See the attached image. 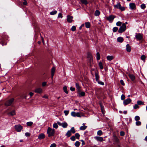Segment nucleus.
I'll use <instances>...</instances> for the list:
<instances>
[{
	"label": "nucleus",
	"mask_w": 147,
	"mask_h": 147,
	"mask_svg": "<svg viewBox=\"0 0 147 147\" xmlns=\"http://www.w3.org/2000/svg\"><path fill=\"white\" fill-rule=\"evenodd\" d=\"M25 135L26 137H29L30 136V134L29 133L26 132L25 133Z\"/></svg>",
	"instance_id": "4d7b16f0"
},
{
	"label": "nucleus",
	"mask_w": 147,
	"mask_h": 147,
	"mask_svg": "<svg viewBox=\"0 0 147 147\" xmlns=\"http://www.w3.org/2000/svg\"><path fill=\"white\" fill-rule=\"evenodd\" d=\"M100 12L98 10H96L95 11L94 13V15L96 16H98L100 14Z\"/></svg>",
	"instance_id": "bb28decb"
},
{
	"label": "nucleus",
	"mask_w": 147,
	"mask_h": 147,
	"mask_svg": "<svg viewBox=\"0 0 147 147\" xmlns=\"http://www.w3.org/2000/svg\"><path fill=\"white\" fill-rule=\"evenodd\" d=\"M75 138L76 137V138L78 139L80 137V135L78 133H76L75 134Z\"/></svg>",
	"instance_id": "ea45409f"
},
{
	"label": "nucleus",
	"mask_w": 147,
	"mask_h": 147,
	"mask_svg": "<svg viewBox=\"0 0 147 147\" xmlns=\"http://www.w3.org/2000/svg\"><path fill=\"white\" fill-rule=\"evenodd\" d=\"M131 101V100L130 98H128L124 100L123 102V105L125 106L130 103Z\"/></svg>",
	"instance_id": "423d86ee"
},
{
	"label": "nucleus",
	"mask_w": 147,
	"mask_h": 147,
	"mask_svg": "<svg viewBox=\"0 0 147 147\" xmlns=\"http://www.w3.org/2000/svg\"><path fill=\"white\" fill-rule=\"evenodd\" d=\"M24 2L23 3V4L24 5H26L27 4V2L26 1V0H24Z\"/></svg>",
	"instance_id": "680f3d73"
},
{
	"label": "nucleus",
	"mask_w": 147,
	"mask_h": 147,
	"mask_svg": "<svg viewBox=\"0 0 147 147\" xmlns=\"http://www.w3.org/2000/svg\"><path fill=\"white\" fill-rule=\"evenodd\" d=\"M35 92L37 93H40L42 92V90L40 88H38L35 90Z\"/></svg>",
	"instance_id": "dca6fc26"
},
{
	"label": "nucleus",
	"mask_w": 147,
	"mask_h": 147,
	"mask_svg": "<svg viewBox=\"0 0 147 147\" xmlns=\"http://www.w3.org/2000/svg\"><path fill=\"white\" fill-rule=\"evenodd\" d=\"M47 83L46 82H44L42 83V85L43 86H45L46 85Z\"/></svg>",
	"instance_id": "338daca9"
},
{
	"label": "nucleus",
	"mask_w": 147,
	"mask_h": 147,
	"mask_svg": "<svg viewBox=\"0 0 147 147\" xmlns=\"http://www.w3.org/2000/svg\"><path fill=\"white\" fill-rule=\"evenodd\" d=\"M121 24V22L120 21L116 23V25L117 26H120Z\"/></svg>",
	"instance_id": "a18cd8bd"
},
{
	"label": "nucleus",
	"mask_w": 147,
	"mask_h": 147,
	"mask_svg": "<svg viewBox=\"0 0 147 147\" xmlns=\"http://www.w3.org/2000/svg\"><path fill=\"white\" fill-rule=\"evenodd\" d=\"M126 49L127 51L128 52H129L131 51V48L129 44H127L126 45Z\"/></svg>",
	"instance_id": "4468645a"
},
{
	"label": "nucleus",
	"mask_w": 147,
	"mask_h": 147,
	"mask_svg": "<svg viewBox=\"0 0 147 147\" xmlns=\"http://www.w3.org/2000/svg\"><path fill=\"white\" fill-rule=\"evenodd\" d=\"M102 132L101 130H99L97 131V134L98 135L100 136L102 135Z\"/></svg>",
	"instance_id": "72a5a7b5"
},
{
	"label": "nucleus",
	"mask_w": 147,
	"mask_h": 147,
	"mask_svg": "<svg viewBox=\"0 0 147 147\" xmlns=\"http://www.w3.org/2000/svg\"><path fill=\"white\" fill-rule=\"evenodd\" d=\"M135 37L137 39L139 40H140L143 38V36L140 33H136Z\"/></svg>",
	"instance_id": "0eeeda50"
},
{
	"label": "nucleus",
	"mask_w": 147,
	"mask_h": 147,
	"mask_svg": "<svg viewBox=\"0 0 147 147\" xmlns=\"http://www.w3.org/2000/svg\"><path fill=\"white\" fill-rule=\"evenodd\" d=\"M120 82L121 84L122 85L124 86L125 85V83L123 80H121L120 81Z\"/></svg>",
	"instance_id": "bf43d9fd"
},
{
	"label": "nucleus",
	"mask_w": 147,
	"mask_h": 147,
	"mask_svg": "<svg viewBox=\"0 0 147 147\" xmlns=\"http://www.w3.org/2000/svg\"><path fill=\"white\" fill-rule=\"evenodd\" d=\"M45 137V135L43 134H41L39 135L38 136V138L40 140H41L44 138Z\"/></svg>",
	"instance_id": "2eb2a0df"
},
{
	"label": "nucleus",
	"mask_w": 147,
	"mask_h": 147,
	"mask_svg": "<svg viewBox=\"0 0 147 147\" xmlns=\"http://www.w3.org/2000/svg\"><path fill=\"white\" fill-rule=\"evenodd\" d=\"M146 58L145 55H142L141 57V59L142 60H144Z\"/></svg>",
	"instance_id": "a19ab883"
},
{
	"label": "nucleus",
	"mask_w": 147,
	"mask_h": 147,
	"mask_svg": "<svg viewBox=\"0 0 147 147\" xmlns=\"http://www.w3.org/2000/svg\"><path fill=\"white\" fill-rule=\"evenodd\" d=\"M85 26L86 28H89L90 26V23L88 22H86L85 23Z\"/></svg>",
	"instance_id": "a878e982"
},
{
	"label": "nucleus",
	"mask_w": 147,
	"mask_h": 147,
	"mask_svg": "<svg viewBox=\"0 0 147 147\" xmlns=\"http://www.w3.org/2000/svg\"><path fill=\"white\" fill-rule=\"evenodd\" d=\"M134 109H136L139 108V106L138 104H135L134 106Z\"/></svg>",
	"instance_id": "8fccbe9b"
},
{
	"label": "nucleus",
	"mask_w": 147,
	"mask_h": 147,
	"mask_svg": "<svg viewBox=\"0 0 147 147\" xmlns=\"http://www.w3.org/2000/svg\"><path fill=\"white\" fill-rule=\"evenodd\" d=\"M76 116H77L79 117H80L81 116L79 113L78 112L76 113Z\"/></svg>",
	"instance_id": "e2e57ef3"
},
{
	"label": "nucleus",
	"mask_w": 147,
	"mask_h": 147,
	"mask_svg": "<svg viewBox=\"0 0 147 147\" xmlns=\"http://www.w3.org/2000/svg\"><path fill=\"white\" fill-rule=\"evenodd\" d=\"M76 86L77 89L78 90V91L80 90L81 88L78 83H76Z\"/></svg>",
	"instance_id": "4be33fe9"
},
{
	"label": "nucleus",
	"mask_w": 147,
	"mask_h": 147,
	"mask_svg": "<svg viewBox=\"0 0 147 147\" xmlns=\"http://www.w3.org/2000/svg\"><path fill=\"white\" fill-rule=\"evenodd\" d=\"M126 26L124 24H122V26L120 27L118 30V32L119 33H122L124 32L126 30Z\"/></svg>",
	"instance_id": "20e7f679"
},
{
	"label": "nucleus",
	"mask_w": 147,
	"mask_h": 147,
	"mask_svg": "<svg viewBox=\"0 0 147 147\" xmlns=\"http://www.w3.org/2000/svg\"><path fill=\"white\" fill-rule=\"evenodd\" d=\"M88 56L90 58V60H92V57L90 54H89L88 55Z\"/></svg>",
	"instance_id": "774afa93"
},
{
	"label": "nucleus",
	"mask_w": 147,
	"mask_h": 147,
	"mask_svg": "<svg viewBox=\"0 0 147 147\" xmlns=\"http://www.w3.org/2000/svg\"><path fill=\"white\" fill-rule=\"evenodd\" d=\"M114 58V57L112 55H109L107 57V59L108 61H111Z\"/></svg>",
	"instance_id": "a211bd4d"
},
{
	"label": "nucleus",
	"mask_w": 147,
	"mask_h": 147,
	"mask_svg": "<svg viewBox=\"0 0 147 147\" xmlns=\"http://www.w3.org/2000/svg\"><path fill=\"white\" fill-rule=\"evenodd\" d=\"M100 105L102 112L103 114H104L105 113L104 107L101 105V103H100Z\"/></svg>",
	"instance_id": "5701e85b"
},
{
	"label": "nucleus",
	"mask_w": 147,
	"mask_h": 147,
	"mask_svg": "<svg viewBox=\"0 0 147 147\" xmlns=\"http://www.w3.org/2000/svg\"><path fill=\"white\" fill-rule=\"evenodd\" d=\"M94 138L97 141L100 142H102L103 140V138L101 137L95 136L94 137Z\"/></svg>",
	"instance_id": "9b49d317"
},
{
	"label": "nucleus",
	"mask_w": 147,
	"mask_h": 147,
	"mask_svg": "<svg viewBox=\"0 0 147 147\" xmlns=\"http://www.w3.org/2000/svg\"><path fill=\"white\" fill-rule=\"evenodd\" d=\"M141 8L142 9H144L146 8L145 5L144 4H142L140 6Z\"/></svg>",
	"instance_id": "37998d69"
},
{
	"label": "nucleus",
	"mask_w": 147,
	"mask_h": 147,
	"mask_svg": "<svg viewBox=\"0 0 147 147\" xmlns=\"http://www.w3.org/2000/svg\"><path fill=\"white\" fill-rule=\"evenodd\" d=\"M33 124V122L31 121L27 122L26 123L27 125L28 126H31Z\"/></svg>",
	"instance_id": "e433bc0d"
},
{
	"label": "nucleus",
	"mask_w": 147,
	"mask_h": 147,
	"mask_svg": "<svg viewBox=\"0 0 147 147\" xmlns=\"http://www.w3.org/2000/svg\"><path fill=\"white\" fill-rule=\"evenodd\" d=\"M82 125L83 126H81L80 128V130H84L87 127V126H85L84 123H83Z\"/></svg>",
	"instance_id": "6ab92c4d"
},
{
	"label": "nucleus",
	"mask_w": 147,
	"mask_h": 147,
	"mask_svg": "<svg viewBox=\"0 0 147 147\" xmlns=\"http://www.w3.org/2000/svg\"><path fill=\"white\" fill-rule=\"evenodd\" d=\"M141 122L140 121H137L136 122V125H141Z\"/></svg>",
	"instance_id": "5fc2aeb1"
},
{
	"label": "nucleus",
	"mask_w": 147,
	"mask_h": 147,
	"mask_svg": "<svg viewBox=\"0 0 147 147\" xmlns=\"http://www.w3.org/2000/svg\"><path fill=\"white\" fill-rule=\"evenodd\" d=\"M119 9H120L121 11H123L125 10V9L124 7L121 6V7Z\"/></svg>",
	"instance_id": "3c124183"
},
{
	"label": "nucleus",
	"mask_w": 147,
	"mask_h": 147,
	"mask_svg": "<svg viewBox=\"0 0 147 147\" xmlns=\"http://www.w3.org/2000/svg\"><path fill=\"white\" fill-rule=\"evenodd\" d=\"M98 65L100 69H103L102 64L101 61L99 62Z\"/></svg>",
	"instance_id": "473e14b6"
},
{
	"label": "nucleus",
	"mask_w": 147,
	"mask_h": 147,
	"mask_svg": "<svg viewBox=\"0 0 147 147\" xmlns=\"http://www.w3.org/2000/svg\"><path fill=\"white\" fill-rule=\"evenodd\" d=\"M96 59L98 60H100V54L98 52H97L96 54Z\"/></svg>",
	"instance_id": "2f4dec72"
},
{
	"label": "nucleus",
	"mask_w": 147,
	"mask_h": 147,
	"mask_svg": "<svg viewBox=\"0 0 147 147\" xmlns=\"http://www.w3.org/2000/svg\"><path fill=\"white\" fill-rule=\"evenodd\" d=\"M53 127L54 128L57 129L58 128V126L56 123H55L53 124Z\"/></svg>",
	"instance_id": "4c0bfd02"
},
{
	"label": "nucleus",
	"mask_w": 147,
	"mask_h": 147,
	"mask_svg": "<svg viewBox=\"0 0 147 147\" xmlns=\"http://www.w3.org/2000/svg\"><path fill=\"white\" fill-rule=\"evenodd\" d=\"M121 5L120 3H117V4L114 6V7L117 9H119L120 7H121Z\"/></svg>",
	"instance_id": "c756f323"
},
{
	"label": "nucleus",
	"mask_w": 147,
	"mask_h": 147,
	"mask_svg": "<svg viewBox=\"0 0 147 147\" xmlns=\"http://www.w3.org/2000/svg\"><path fill=\"white\" fill-rule=\"evenodd\" d=\"M135 119L136 121H138L140 119V117L138 116H136L135 117Z\"/></svg>",
	"instance_id": "79ce46f5"
},
{
	"label": "nucleus",
	"mask_w": 147,
	"mask_h": 147,
	"mask_svg": "<svg viewBox=\"0 0 147 147\" xmlns=\"http://www.w3.org/2000/svg\"><path fill=\"white\" fill-rule=\"evenodd\" d=\"M120 135L121 136H123L125 135V133L124 131H121L120 132Z\"/></svg>",
	"instance_id": "603ef678"
},
{
	"label": "nucleus",
	"mask_w": 147,
	"mask_h": 147,
	"mask_svg": "<svg viewBox=\"0 0 147 147\" xmlns=\"http://www.w3.org/2000/svg\"><path fill=\"white\" fill-rule=\"evenodd\" d=\"M14 100L13 98H11V99L7 100L5 104V106H11L13 103Z\"/></svg>",
	"instance_id": "7ed1b4c3"
},
{
	"label": "nucleus",
	"mask_w": 147,
	"mask_h": 147,
	"mask_svg": "<svg viewBox=\"0 0 147 147\" xmlns=\"http://www.w3.org/2000/svg\"><path fill=\"white\" fill-rule=\"evenodd\" d=\"M117 40V41L120 42H122L124 40L123 38L121 37H119L118 38Z\"/></svg>",
	"instance_id": "aec40b11"
},
{
	"label": "nucleus",
	"mask_w": 147,
	"mask_h": 147,
	"mask_svg": "<svg viewBox=\"0 0 147 147\" xmlns=\"http://www.w3.org/2000/svg\"><path fill=\"white\" fill-rule=\"evenodd\" d=\"M57 11L56 10H55L53 11H52L50 13V14L51 15H53L56 14L57 13Z\"/></svg>",
	"instance_id": "f704fd0d"
},
{
	"label": "nucleus",
	"mask_w": 147,
	"mask_h": 147,
	"mask_svg": "<svg viewBox=\"0 0 147 147\" xmlns=\"http://www.w3.org/2000/svg\"><path fill=\"white\" fill-rule=\"evenodd\" d=\"M78 96L79 97L84 96L85 95V93L84 92H80V90L78 91Z\"/></svg>",
	"instance_id": "9d476101"
},
{
	"label": "nucleus",
	"mask_w": 147,
	"mask_h": 147,
	"mask_svg": "<svg viewBox=\"0 0 147 147\" xmlns=\"http://www.w3.org/2000/svg\"><path fill=\"white\" fill-rule=\"evenodd\" d=\"M115 17L114 16L110 15L108 17H107V20L109 21L110 22H112Z\"/></svg>",
	"instance_id": "1a4fd4ad"
},
{
	"label": "nucleus",
	"mask_w": 147,
	"mask_h": 147,
	"mask_svg": "<svg viewBox=\"0 0 147 147\" xmlns=\"http://www.w3.org/2000/svg\"><path fill=\"white\" fill-rule=\"evenodd\" d=\"M97 82H98V84L102 85H104V84L103 82L101 81H100L99 80L97 81Z\"/></svg>",
	"instance_id": "de8ad7c7"
},
{
	"label": "nucleus",
	"mask_w": 147,
	"mask_h": 147,
	"mask_svg": "<svg viewBox=\"0 0 147 147\" xmlns=\"http://www.w3.org/2000/svg\"><path fill=\"white\" fill-rule=\"evenodd\" d=\"M56 144L53 143L51 145L50 147H56Z\"/></svg>",
	"instance_id": "052dcab7"
},
{
	"label": "nucleus",
	"mask_w": 147,
	"mask_h": 147,
	"mask_svg": "<svg viewBox=\"0 0 147 147\" xmlns=\"http://www.w3.org/2000/svg\"><path fill=\"white\" fill-rule=\"evenodd\" d=\"M70 139L73 141H74L76 140V138L74 136H73L70 138Z\"/></svg>",
	"instance_id": "09e8293b"
},
{
	"label": "nucleus",
	"mask_w": 147,
	"mask_h": 147,
	"mask_svg": "<svg viewBox=\"0 0 147 147\" xmlns=\"http://www.w3.org/2000/svg\"><path fill=\"white\" fill-rule=\"evenodd\" d=\"M16 130L18 132H20L23 128L22 126L18 124L15 126Z\"/></svg>",
	"instance_id": "39448f33"
},
{
	"label": "nucleus",
	"mask_w": 147,
	"mask_h": 147,
	"mask_svg": "<svg viewBox=\"0 0 147 147\" xmlns=\"http://www.w3.org/2000/svg\"><path fill=\"white\" fill-rule=\"evenodd\" d=\"M113 139L115 142L117 143L119 141V139L115 135H114L113 136Z\"/></svg>",
	"instance_id": "f3484780"
},
{
	"label": "nucleus",
	"mask_w": 147,
	"mask_h": 147,
	"mask_svg": "<svg viewBox=\"0 0 147 147\" xmlns=\"http://www.w3.org/2000/svg\"><path fill=\"white\" fill-rule=\"evenodd\" d=\"M128 75L132 81H134L135 79V77L133 74H129Z\"/></svg>",
	"instance_id": "412c9836"
},
{
	"label": "nucleus",
	"mask_w": 147,
	"mask_h": 147,
	"mask_svg": "<svg viewBox=\"0 0 147 147\" xmlns=\"http://www.w3.org/2000/svg\"><path fill=\"white\" fill-rule=\"evenodd\" d=\"M73 17L72 16H68L67 17V21L69 23H71L72 21Z\"/></svg>",
	"instance_id": "ddd939ff"
},
{
	"label": "nucleus",
	"mask_w": 147,
	"mask_h": 147,
	"mask_svg": "<svg viewBox=\"0 0 147 147\" xmlns=\"http://www.w3.org/2000/svg\"><path fill=\"white\" fill-rule=\"evenodd\" d=\"M81 3L85 5H86L88 4V2L86 0H81Z\"/></svg>",
	"instance_id": "cd10ccee"
},
{
	"label": "nucleus",
	"mask_w": 147,
	"mask_h": 147,
	"mask_svg": "<svg viewBox=\"0 0 147 147\" xmlns=\"http://www.w3.org/2000/svg\"><path fill=\"white\" fill-rule=\"evenodd\" d=\"M118 28L117 27H114L113 29V32H116L118 30Z\"/></svg>",
	"instance_id": "c9c22d12"
},
{
	"label": "nucleus",
	"mask_w": 147,
	"mask_h": 147,
	"mask_svg": "<svg viewBox=\"0 0 147 147\" xmlns=\"http://www.w3.org/2000/svg\"><path fill=\"white\" fill-rule=\"evenodd\" d=\"M125 98V96L123 94H122L121 96V99L122 100H123Z\"/></svg>",
	"instance_id": "864d4df0"
},
{
	"label": "nucleus",
	"mask_w": 147,
	"mask_h": 147,
	"mask_svg": "<svg viewBox=\"0 0 147 147\" xmlns=\"http://www.w3.org/2000/svg\"><path fill=\"white\" fill-rule=\"evenodd\" d=\"M76 113L75 112L73 111L71 112V115L73 117H76Z\"/></svg>",
	"instance_id": "49530a36"
},
{
	"label": "nucleus",
	"mask_w": 147,
	"mask_h": 147,
	"mask_svg": "<svg viewBox=\"0 0 147 147\" xmlns=\"http://www.w3.org/2000/svg\"><path fill=\"white\" fill-rule=\"evenodd\" d=\"M15 111L14 110H13L12 111H11V112L9 113H8V115H11V116H13V115H15Z\"/></svg>",
	"instance_id": "b1692460"
},
{
	"label": "nucleus",
	"mask_w": 147,
	"mask_h": 147,
	"mask_svg": "<svg viewBox=\"0 0 147 147\" xmlns=\"http://www.w3.org/2000/svg\"><path fill=\"white\" fill-rule=\"evenodd\" d=\"M80 143L79 142L76 141L75 142V145L76 146L78 147L80 146Z\"/></svg>",
	"instance_id": "58836bf2"
},
{
	"label": "nucleus",
	"mask_w": 147,
	"mask_h": 147,
	"mask_svg": "<svg viewBox=\"0 0 147 147\" xmlns=\"http://www.w3.org/2000/svg\"><path fill=\"white\" fill-rule=\"evenodd\" d=\"M129 6L130 9L131 10H135L136 9V5L134 3H130Z\"/></svg>",
	"instance_id": "6e6552de"
},
{
	"label": "nucleus",
	"mask_w": 147,
	"mask_h": 147,
	"mask_svg": "<svg viewBox=\"0 0 147 147\" xmlns=\"http://www.w3.org/2000/svg\"><path fill=\"white\" fill-rule=\"evenodd\" d=\"M62 17H63V16H62V14L61 13H59L58 14V18H62Z\"/></svg>",
	"instance_id": "0e129e2a"
},
{
	"label": "nucleus",
	"mask_w": 147,
	"mask_h": 147,
	"mask_svg": "<svg viewBox=\"0 0 147 147\" xmlns=\"http://www.w3.org/2000/svg\"><path fill=\"white\" fill-rule=\"evenodd\" d=\"M76 132L74 128V127H72L70 130L67 131V132L65 134V136L67 138L70 137L71 135V133L73 134H74Z\"/></svg>",
	"instance_id": "f03ea898"
},
{
	"label": "nucleus",
	"mask_w": 147,
	"mask_h": 147,
	"mask_svg": "<svg viewBox=\"0 0 147 147\" xmlns=\"http://www.w3.org/2000/svg\"><path fill=\"white\" fill-rule=\"evenodd\" d=\"M64 113H65V115L66 116L69 113V111H68L65 110L64 111Z\"/></svg>",
	"instance_id": "6e6d98bb"
},
{
	"label": "nucleus",
	"mask_w": 147,
	"mask_h": 147,
	"mask_svg": "<svg viewBox=\"0 0 147 147\" xmlns=\"http://www.w3.org/2000/svg\"><path fill=\"white\" fill-rule=\"evenodd\" d=\"M58 124L60 125H61L64 128H66L68 126V124L66 122H63L61 124L60 123H58Z\"/></svg>",
	"instance_id": "f8f14e48"
},
{
	"label": "nucleus",
	"mask_w": 147,
	"mask_h": 147,
	"mask_svg": "<svg viewBox=\"0 0 147 147\" xmlns=\"http://www.w3.org/2000/svg\"><path fill=\"white\" fill-rule=\"evenodd\" d=\"M137 104L138 105H144V102H142V101L141 100H138L137 101Z\"/></svg>",
	"instance_id": "c85d7f7f"
},
{
	"label": "nucleus",
	"mask_w": 147,
	"mask_h": 147,
	"mask_svg": "<svg viewBox=\"0 0 147 147\" xmlns=\"http://www.w3.org/2000/svg\"><path fill=\"white\" fill-rule=\"evenodd\" d=\"M95 78L96 81H98L99 79V77L98 74L96 72H95Z\"/></svg>",
	"instance_id": "393cba45"
},
{
	"label": "nucleus",
	"mask_w": 147,
	"mask_h": 147,
	"mask_svg": "<svg viewBox=\"0 0 147 147\" xmlns=\"http://www.w3.org/2000/svg\"><path fill=\"white\" fill-rule=\"evenodd\" d=\"M76 28L75 26H72L71 28V30L73 31H74L76 30Z\"/></svg>",
	"instance_id": "c03bdc74"
},
{
	"label": "nucleus",
	"mask_w": 147,
	"mask_h": 147,
	"mask_svg": "<svg viewBox=\"0 0 147 147\" xmlns=\"http://www.w3.org/2000/svg\"><path fill=\"white\" fill-rule=\"evenodd\" d=\"M55 132V130L54 129H51L49 127L47 129V133L48 134L49 137L54 136Z\"/></svg>",
	"instance_id": "f257e3e1"
},
{
	"label": "nucleus",
	"mask_w": 147,
	"mask_h": 147,
	"mask_svg": "<svg viewBox=\"0 0 147 147\" xmlns=\"http://www.w3.org/2000/svg\"><path fill=\"white\" fill-rule=\"evenodd\" d=\"M64 91L65 93L67 94L68 93V92L67 90V87L66 86H64L63 87Z\"/></svg>",
	"instance_id": "7c9ffc66"
},
{
	"label": "nucleus",
	"mask_w": 147,
	"mask_h": 147,
	"mask_svg": "<svg viewBox=\"0 0 147 147\" xmlns=\"http://www.w3.org/2000/svg\"><path fill=\"white\" fill-rule=\"evenodd\" d=\"M75 88H74L73 87H71L70 88V90L72 91H75Z\"/></svg>",
	"instance_id": "69168bd1"
},
{
	"label": "nucleus",
	"mask_w": 147,
	"mask_h": 147,
	"mask_svg": "<svg viewBox=\"0 0 147 147\" xmlns=\"http://www.w3.org/2000/svg\"><path fill=\"white\" fill-rule=\"evenodd\" d=\"M55 68L54 67H52L51 69V72L53 73H55Z\"/></svg>",
	"instance_id": "13d9d810"
}]
</instances>
